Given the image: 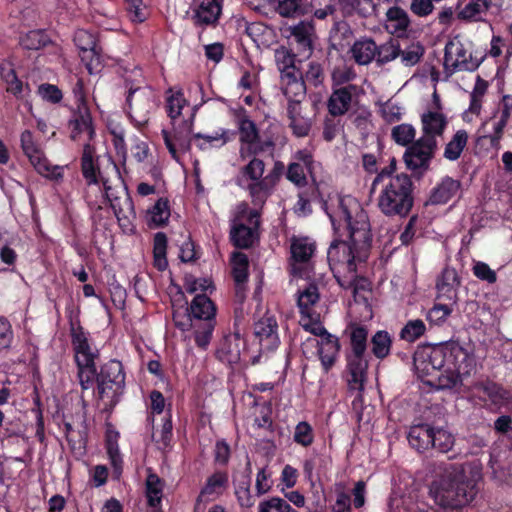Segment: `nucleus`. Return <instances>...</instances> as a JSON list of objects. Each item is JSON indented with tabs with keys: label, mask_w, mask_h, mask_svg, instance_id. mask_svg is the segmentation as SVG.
I'll list each match as a JSON object with an SVG mask.
<instances>
[{
	"label": "nucleus",
	"mask_w": 512,
	"mask_h": 512,
	"mask_svg": "<svg viewBox=\"0 0 512 512\" xmlns=\"http://www.w3.org/2000/svg\"><path fill=\"white\" fill-rule=\"evenodd\" d=\"M233 278L236 283V296L244 298V284L248 279V258L244 253L233 255Z\"/></svg>",
	"instance_id": "obj_36"
},
{
	"label": "nucleus",
	"mask_w": 512,
	"mask_h": 512,
	"mask_svg": "<svg viewBox=\"0 0 512 512\" xmlns=\"http://www.w3.org/2000/svg\"><path fill=\"white\" fill-rule=\"evenodd\" d=\"M259 211L255 208L249 210L248 221L253 227L246 226L243 223L235 224L231 230V240L238 248H249L252 246L255 238V229L259 226Z\"/></svg>",
	"instance_id": "obj_20"
},
{
	"label": "nucleus",
	"mask_w": 512,
	"mask_h": 512,
	"mask_svg": "<svg viewBox=\"0 0 512 512\" xmlns=\"http://www.w3.org/2000/svg\"><path fill=\"white\" fill-rule=\"evenodd\" d=\"M121 362L111 360L105 364L97 376V389L101 399L109 396L110 391L114 394L124 383V374Z\"/></svg>",
	"instance_id": "obj_14"
},
{
	"label": "nucleus",
	"mask_w": 512,
	"mask_h": 512,
	"mask_svg": "<svg viewBox=\"0 0 512 512\" xmlns=\"http://www.w3.org/2000/svg\"><path fill=\"white\" fill-rule=\"evenodd\" d=\"M380 186L377 197V207L388 217H406L414 204L413 182L405 173L396 174L394 178L375 177L371 191Z\"/></svg>",
	"instance_id": "obj_4"
},
{
	"label": "nucleus",
	"mask_w": 512,
	"mask_h": 512,
	"mask_svg": "<svg viewBox=\"0 0 512 512\" xmlns=\"http://www.w3.org/2000/svg\"><path fill=\"white\" fill-rule=\"evenodd\" d=\"M454 441V436L450 432L444 429L435 430L432 428L430 448H433L441 453H447L454 446Z\"/></svg>",
	"instance_id": "obj_49"
},
{
	"label": "nucleus",
	"mask_w": 512,
	"mask_h": 512,
	"mask_svg": "<svg viewBox=\"0 0 512 512\" xmlns=\"http://www.w3.org/2000/svg\"><path fill=\"white\" fill-rule=\"evenodd\" d=\"M426 327L422 320H409L400 332L401 339L414 342L425 333Z\"/></svg>",
	"instance_id": "obj_60"
},
{
	"label": "nucleus",
	"mask_w": 512,
	"mask_h": 512,
	"mask_svg": "<svg viewBox=\"0 0 512 512\" xmlns=\"http://www.w3.org/2000/svg\"><path fill=\"white\" fill-rule=\"evenodd\" d=\"M299 323L304 330L320 337V339L330 334L322 325L318 312L301 315Z\"/></svg>",
	"instance_id": "obj_50"
},
{
	"label": "nucleus",
	"mask_w": 512,
	"mask_h": 512,
	"mask_svg": "<svg viewBox=\"0 0 512 512\" xmlns=\"http://www.w3.org/2000/svg\"><path fill=\"white\" fill-rule=\"evenodd\" d=\"M128 115L135 126H145L151 111L156 107V94L150 87H130L126 98Z\"/></svg>",
	"instance_id": "obj_8"
},
{
	"label": "nucleus",
	"mask_w": 512,
	"mask_h": 512,
	"mask_svg": "<svg viewBox=\"0 0 512 512\" xmlns=\"http://www.w3.org/2000/svg\"><path fill=\"white\" fill-rule=\"evenodd\" d=\"M416 129L413 125L403 123L396 125L391 130V138L400 146H409L415 141Z\"/></svg>",
	"instance_id": "obj_51"
},
{
	"label": "nucleus",
	"mask_w": 512,
	"mask_h": 512,
	"mask_svg": "<svg viewBox=\"0 0 512 512\" xmlns=\"http://www.w3.org/2000/svg\"><path fill=\"white\" fill-rule=\"evenodd\" d=\"M167 237L164 233L158 232L154 237L153 255L154 266L159 271H164L168 266L166 259Z\"/></svg>",
	"instance_id": "obj_47"
},
{
	"label": "nucleus",
	"mask_w": 512,
	"mask_h": 512,
	"mask_svg": "<svg viewBox=\"0 0 512 512\" xmlns=\"http://www.w3.org/2000/svg\"><path fill=\"white\" fill-rule=\"evenodd\" d=\"M318 355L325 372H328L335 364L340 351V343L336 336L328 334L319 341Z\"/></svg>",
	"instance_id": "obj_27"
},
{
	"label": "nucleus",
	"mask_w": 512,
	"mask_h": 512,
	"mask_svg": "<svg viewBox=\"0 0 512 512\" xmlns=\"http://www.w3.org/2000/svg\"><path fill=\"white\" fill-rule=\"evenodd\" d=\"M491 0H474L469 2L458 14L465 20H479L480 16L489 10Z\"/></svg>",
	"instance_id": "obj_52"
},
{
	"label": "nucleus",
	"mask_w": 512,
	"mask_h": 512,
	"mask_svg": "<svg viewBox=\"0 0 512 512\" xmlns=\"http://www.w3.org/2000/svg\"><path fill=\"white\" fill-rule=\"evenodd\" d=\"M392 339L387 331L379 330L371 338V350L378 359H384L390 354Z\"/></svg>",
	"instance_id": "obj_42"
},
{
	"label": "nucleus",
	"mask_w": 512,
	"mask_h": 512,
	"mask_svg": "<svg viewBox=\"0 0 512 512\" xmlns=\"http://www.w3.org/2000/svg\"><path fill=\"white\" fill-rule=\"evenodd\" d=\"M460 182L451 177H445L432 190L429 201L432 204H445L450 201L459 191Z\"/></svg>",
	"instance_id": "obj_31"
},
{
	"label": "nucleus",
	"mask_w": 512,
	"mask_h": 512,
	"mask_svg": "<svg viewBox=\"0 0 512 512\" xmlns=\"http://www.w3.org/2000/svg\"><path fill=\"white\" fill-rule=\"evenodd\" d=\"M410 25V19L407 12L394 6L387 10L385 18V29L392 35L402 37L406 34Z\"/></svg>",
	"instance_id": "obj_29"
},
{
	"label": "nucleus",
	"mask_w": 512,
	"mask_h": 512,
	"mask_svg": "<svg viewBox=\"0 0 512 512\" xmlns=\"http://www.w3.org/2000/svg\"><path fill=\"white\" fill-rule=\"evenodd\" d=\"M150 220L156 226L160 227L166 224L170 217L169 202L165 198H160L149 210Z\"/></svg>",
	"instance_id": "obj_53"
},
{
	"label": "nucleus",
	"mask_w": 512,
	"mask_h": 512,
	"mask_svg": "<svg viewBox=\"0 0 512 512\" xmlns=\"http://www.w3.org/2000/svg\"><path fill=\"white\" fill-rule=\"evenodd\" d=\"M228 483V476L223 472H215L211 475L207 481L205 486L202 488L197 503L195 506L196 511L201 509V502L212 501L216 497L222 494L226 485Z\"/></svg>",
	"instance_id": "obj_24"
},
{
	"label": "nucleus",
	"mask_w": 512,
	"mask_h": 512,
	"mask_svg": "<svg viewBox=\"0 0 512 512\" xmlns=\"http://www.w3.org/2000/svg\"><path fill=\"white\" fill-rule=\"evenodd\" d=\"M146 496L150 507L157 509L163 496L162 480L153 473H150L146 479Z\"/></svg>",
	"instance_id": "obj_41"
},
{
	"label": "nucleus",
	"mask_w": 512,
	"mask_h": 512,
	"mask_svg": "<svg viewBox=\"0 0 512 512\" xmlns=\"http://www.w3.org/2000/svg\"><path fill=\"white\" fill-rule=\"evenodd\" d=\"M424 54V47L419 43H412L404 50L400 49L399 57L404 66L410 67L416 65Z\"/></svg>",
	"instance_id": "obj_59"
},
{
	"label": "nucleus",
	"mask_w": 512,
	"mask_h": 512,
	"mask_svg": "<svg viewBox=\"0 0 512 512\" xmlns=\"http://www.w3.org/2000/svg\"><path fill=\"white\" fill-rule=\"evenodd\" d=\"M480 469L470 463L451 464L431 482L429 494L444 509H458L471 503L478 494Z\"/></svg>",
	"instance_id": "obj_3"
},
{
	"label": "nucleus",
	"mask_w": 512,
	"mask_h": 512,
	"mask_svg": "<svg viewBox=\"0 0 512 512\" xmlns=\"http://www.w3.org/2000/svg\"><path fill=\"white\" fill-rule=\"evenodd\" d=\"M275 11L282 17H296L304 13L303 0H277Z\"/></svg>",
	"instance_id": "obj_57"
},
{
	"label": "nucleus",
	"mask_w": 512,
	"mask_h": 512,
	"mask_svg": "<svg viewBox=\"0 0 512 512\" xmlns=\"http://www.w3.org/2000/svg\"><path fill=\"white\" fill-rule=\"evenodd\" d=\"M316 250L315 242L308 237H292L290 244V272L294 276L305 277L309 274L310 261Z\"/></svg>",
	"instance_id": "obj_11"
},
{
	"label": "nucleus",
	"mask_w": 512,
	"mask_h": 512,
	"mask_svg": "<svg viewBox=\"0 0 512 512\" xmlns=\"http://www.w3.org/2000/svg\"><path fill=\"white\" fill-rule=\"evenodd\" d=\"M244 346L245 342L238 333L228 335L224 337L217 350L218 357L229 364L238 363Z\"/></svg>",
	"instance_id": "obj_25"
},
{
	"label": "nucleus",
	"mask_w": 512,
	"mask_h": 512,
	"mask_svg": "<svg viewBox=\"0 0 512 512\" xmlns=\"http://www.w3.org/2000/svg\"><path fill=\"white\" fill-rule=\"evenodd\" d=\"M284 31L286 37L296 44L299 54L305 57L312 54L315 38V28L312 22L300 21L298 24L287 27Z\"/></svg>",
	"instance_id": "obj_16"
},
{
	"label": "nucleus",
	"mask_w": 512,
	"mask_h": 512,
	"mask_svg": "<svg viewBox=\"0 0 512 512\" xmlns=\"http://www.w3.org/2000/svg\"><path fill=\"white\" fill-rule=\"evenodd\" d=\"M94 153L93 146L85 143L81 157V171L87 183L85 199L89 205H97L98 197L109 202L122 229L132 231L136 213L120 170L112 158H109L104 169L100 170L94 164Z\"/></svg>",
	"instance_id": "obj_2"
},
{
	"label": "nucleus",
	"mask_w": 512,
	"mask_h": 512,
	"mask_svg": "<svg viewBox=\"0 0 512 512\" xmlns=\"http://www.w3.org/2000/svg\"><path fill=\"white\" fill-rule=\"evenodd\" d=\"M293 440L303 447L310 446L314 441L312 426L306 421L299 422L295 427Z\"/></svg>",
	"instance_id": "obj_62"
},
{
	"label": "nucleus",
	"mask_w": 512,
	"mask_h": 512,
	"mask_svg": "<svg viewBox=\"0 0 512 512\" xmlns=\"http://www.w3.org/2000/svg\"><path fill=\"white\" fill-rule=\"evenodd\" d=\"M74 42L81 50V59L85 62L89 73H98L103 66L102 48L97 43L96 37L87 30L76 31Z\"/></svg>",
	"instance_id": "obj_12"
},
{
	"label": "nucleus",
	"mask_w": 512,
	"mask_h": 512,
	"mask_svg": "<svg viewBox=\"0 0 512 512\" xmlns=\"http://www.w3.org/2000/svg\"><path fill=\"white\" fill-rule=\"evenodd\" d=\"M403 107L388 100L380 105V114L387 123H394L399 121L403 115Z\"/></svg>",
	"instance_id": "obj_64"
},
{
	"label": "nucleus",
	"mask_w": 512,
	"mask_h": 512,
	"mask_svg": "<svg viewBox=\"0 0 512 512\" xmlns=\"http://www.w3.org/2000/svg\"><path fill=\"white\" fill-rule=\"evenodd\" d=\"M186 104L187 101L184 98L182 91H174L171 88L167 91L166 109L168 116L172 121L181 115L182 109L186 106Z\"/></svg>",
	"instance_id": "obj_46"
},
{
	"label": "nucleus",
	"mask_w": 512,
	"mask_h": 512,
	"mask_svg": "<svg viewBox=\"0 0 512 512\" xmlns=\"http://www.w3.org/2000/svg\"><path fill=\"white\" fill-rule=\"evenodd\" d=\"M351 53L356 63L367 65L375 60L377 45L371 38H362L353 44Z\"/></svg>",
	"instance_id": "obj_32"
},
{
	"label": "nucleus",
	"mask_w": 512,
	"mask_h": 512,
	"mask_svg": "<svg viewBox=\"0 0 512 512\" xmlns=\"http://www.w3.org/2000/svg\"><path fill=\"white\" fill-rule=\"evenodd\" d=\"M463 353L461 347L453 344H440L432 347L426 354L422 353L415 357V365L421 369L420 373L432 375L433 372L440 371L444 366L452 361L453 356Z\"/></svg>",
	"instance_id": "obj_9"
},
{
	"label": "nucleus",
	"mask_w": 512,
	"mask_h": 512,
	"mask_svg": "<svg viewBox=\"0 0 512 512\" xmlns=\"http://www.w3.org/2000/svg\"><path fill=\"white\" fill-rule=\"evenodd\" d=\"M289 127L297 137H305L311 129V120L302 115V107L298 101H291L287 107Z\"/></svg>",
	"instance_id": "obj_30"
},
{
	"label": "nucleus",
	"mask_w": 512,
	"mask_h": 512,
	"mask_svg": "<svg viewBox=\"0 0 512 512\" xmlns=\"http://www.w3.org/2000/svg\"><path fill=\"white\" fill-rule=\"evenodd\" d=\"M438 148V141L421 136L411 143L404 152L403 159L408 169L427 170L430 166L435 152Z\"/></svg>",
	"instance_id": "obj_10"
},
{
	"label": "nucleus",
	"mask_w": 512,
	"mask_h": 512,
	"mask_svg": "<svg viewBox=\"0 0 512 512\" xmlns=\"http://www.w3.org/2000/svg\"><path fill=\"white\" fill-rule=\"evenodd\" d=\"M71 125L73 126V130L71 132V138L73 140H77L81 134H85L88 141L93 139L95 132L92 127L91 117L87 112L80 113L71 121Z\"/></svg>",
	"instance_id": "obj_44"
},
{
	"label": "nucleus",
	"mask_w": 512,
	"mask_h": 512,
	"mask_svg": "<svg viewBox=\"0 0 512 512\" xmlns=\"http://www.w3.org/2000/svg\"><path fill=\"white\" fill-rule=\"evenodd\" d=\"M71 343L75 362H95L98 349L92 344L90 334L80 325L71 326Z\"/></svg>",
	"instance_id": "obj_17"
},
{
	"label": "nucleus",
	"mask_w": 512,
	"mask_h": 512,
	"mask_svg": "<svg viewBox=\"0 0 512 512\" xmlns=\"http://www.w3.org/2000/svg\"><path fill=\"white\" fill-rule=\"evenodd\" d=\"M479 397L493 409L512 410V392L491 381L476 386Z\"/></svg>",
	"instance_id": "obj_15"
},
{
	"label": "nucleus",
	"mask_w": 512,
	"mask_h": 512,
	"mask_svg": "<svg viewBox=\"0 0 512 512\" xmlns=\"http://www.w3.org/2000/svg\"><path fill=\"white\" fill-rule=\"evenodd\" d=\"M347 333L350 340V350L346 353L347 384L350 390L361 392L368 369V330L362 325L352 324L347 328Z\"/></svg>",
	"instance_id": "obj_5"
},
{
	"label": "nucleus",
	"mask_w": 512,
	"mask_h": 512,
	"mask_svg": "<svg viewBox=\"0 0 512 512\" xmlns=\"http://www.w3.org/2000/svg\"><path fill=\"white\" fill-rule=\"evenodd\" d=\"M278 165L282 168L281 163H276L274 169L264 177L263 181L249 182L246 189L249 192L252 204L256 208H262L266 200L270 196L272 189L279 178Z\"/></svg>",
	"instance_id": "obj_18"
},
{
	"label": "nucleus",
	"mask_w": 512,
	"mask_h": 512,
	"mask_svg": "<svg viewBox=\"0 0 512 512\" xmlns=\"http://www.w3.org/2000/svg\"><path fill=\"white\" fill-rule=\"evenodd\" d=\"M292 509L290 504L280 497H271L258 505L259 512H291Z\"/></svg>",
	"instance_id": "obj_63"
},
{
	"label": "nucleus",
	"mask_w": 512,
	"mask_h": 512,
	"mask_svg": "<svg viewBox=\"0 0 512 512\" xmlns=\"http://www.w3.org/2000/svg\"><path fill=\"white\" fill-rule=\"evenodd\" d=\"M305 85L319 87L323 84L325 79L324 69L321 64L317 62H310L304 75H302Z\"/></svg>",
	"instance_id": "obj_61"
},
{
	"label": "nucleus",
	"mask_w": 512,
	"mask_h": 512,
	"mask_svg": "<svg viewBox=\"0 0 512 512\" xmlns=\"http://www.w3.org/2000/svg\"><path fill=\"white\" fill-rule=\"evenodd\" d=\"M358 87L353 84L333 89L328 101L327 109L330 115L337 117L346 114L351 108Z\"/></svg>",
	"instance_id": "obj_19"
},
{
	"label": "nucleus",
	"mask_w": 512,
	"mask_h": 512,
	"mask_svg": "<svg viewBox=\"0 0 512 512\" xmlns=\"http://www.w3.org/2000/svg\"><path fill=\"white\" fill-rule=\"evenodd\" d=\"M432 427L428 424L414 425L409 429L408 441L412 448L423 452L431 446Z\"/></svg>",
	"instance_id": "obj_35"
},
{
	"label": "nucleus",
	"mask_w": 512,
	"mask_h": 512,
	"mask_svg": "<svg viewBox=\"0 0 512 512\" xmlns=\"http://www.w3.org/2000/svg\"><path fill=\"white\" fill-rule=\"evenodd\" d=\"M265 172V163L263 160L253 157L241 168V174L250 182L263 181Z\"/></svg>",
	"instance_id": "obj_54"
},
{
	"label": "nucleus",
	"mask_w": 512,
	"mask_h": 512,
	"mask_svg": "<svg viewBox=\"0 0 512 512\" xmlns=\"http://www.w3.org/2000/svg\"><path fill=\"white\" fill-rule=\"evenodd\" d=\"M76 365L82 390L91 389L98 376L95 362H78Z\"/></svg>",
	"instance_id": "obj_48"
},
{
	"label": "nucleus",
	"mask_w": 512,
	"mask_h": 512,
	"mask_svg": "<svg viewBox=\"0 0 512 512\" xmlns=\"http://www.w3.org/2000/svg\"><path fill=\"white\" fill-rule=\"evenodd\" d=\"M468 142V133L461 129L456 131L451 140L444 148L443 157L449 161H456L460 158Z\"/></svg>",
	"instance_id": "obj_38"
},
{
	"label": "nucleus",
	"mask_w": 512,
	"mask_h": 512,
	"mask_svg": "<svg viewBox=\"0 0 512 512\" xmlns=\"http://www.w3.org/2000/svg\"><path fill=\"white\" fill-rule=\"evenodd\" d=\"M20 144L24 155L38 174L50 180H59L63 177V168L50 164L41 145L30 130H24L21 133Z\"/></svg>",
	"instance_id": "obj_6"
},
{
	"label": "nucleus",
	"mask_w": 512,
	"mask_h": 512,
	"mask_svg": "<svg viewBox=\"0 0 512 512\" xmlns=\"http://www.w3.org/2000/svg\"><path fill=\"white\" fill-rule=\"evenodd\" d=\"M488 89V82L477 76L472 92L470 93V104L465 116L468 114L479 115L482 109L484 96Z\"/></svg>",
	"instance_id": "obj_40"
},
{
	"label": "nucleus",
	"mask_w": 512,
	"mask_h": 512,
	"mask_svg": "<svg viewBox=\"0 0 512 512\" xmlns=\"http://www.w3.org/2000/svg\"><path fill=\"white\" fill-rule=\"evenodd\" d=\"M333 229L348 231V240H334L327 252L330 269L339 285L345 289H364L368 282L357 274L358 265L370 253L372 235L366 211L360 202L350 196H335L324 203Z\"/></svg>",
	"instance_id": "obj_1"
},
{
	"label": "nucleus",
	"mask_w": 512,
	"mask_h": 512,
	"mask_svg": "<svg viewBox=\"0 0 512 512\" xmlns=\"http://www.w3.org/2000/svg\"><path fill=\"white\" fill-rule=\"evenodd\" d=\"M281 90L287 98L288 104L291 101H298L299 105H301V101L306 94V85L302 79V74L300 72L284 74L281 77Z\"/></svg>",
	"instance_id": "obj_26"
},
{
	"label": "nucleus",
	"mask_w": 512,
	"mask_h": 512,
	"mask_svg": "<svg viewBox=\"0 0 512 512\" xmlns=\"http://www.w3.org/2000/svg\"><path fill=\"white\" fill-rule=\"evenodd\" d=\"M251 479L248 475H242L235 484V495L242 508H250L255 503V496L250 491Z\"/></svg>",
	"instance_id": "obj_43"
},
{
	"label": "nucleus",
	"mask_w": 512,
	"mask_h": 512,
	"mask_svg": "<svg viewBox=\"0 0 512 512\" xmlns=\"http://www.w3.org/2000/svg\"><path fill=\"white\" fill-rule=\"evenodd\" d=\"M189 311L196 320H215L216 308L213 302L204 294H198L191 302Z\"/></svg>",
	"instance_id": "obj_33"
},
{
	"label": "nucleus",
	"mask_w": 512,
	"mask_h": 512,
	"mask_svg": "<svg viewBox=\"0 0 512 512\" xmlns=\"http://www.w3.org/2000/svg\"><path fill=\"white\" fill-rule=\"evenodd\" d=\"M239 134L241 147L240 157L245 160L252 155L265 151L274 146L271 140L260 141L259 131L256 124L249 118H241L239 121Z\"/></svg>",
	"instance_id": "obj_13"
},
{
	"label": "nucleus",
	"mask_w": 512,
	"mask_h": 512,
	"mask_svg": "<svg viewBox=\"0 0 512 512\" xmlns=\"http://www.w3.org/2000/svg\"><path fill=\"white\" fill-rule=\"evenodd\" d=\"M192 131V124H185L182 131H175L171 135L167 130H162L164 143L175 160H179L178 152H186L190 149L191 143L194 140L193 136L190 137Z\"/></svg>",
	"instance_id": "obj_22"
},
{
	"label": "nucleus",
	"mask_w": 512,
	"mask_h": 512,
	"mask_svg": "<svg viewBox=\"0 0 512 512\" xmlns=\"http://www.w3.org/2000/svg\"><path fill=\"white\" fill-rule=\"evenodd\" d=\"M195 327V343L198 347L205 349L212 338V333L215 327V320L203 321L200 325Z\"/></svg>",
	"instance_id": "obj_58"
},
{
	"label": "nucleus",
	"mask_w": 512,
	"mask_h": 512,
	"mask_svg": "<svg viewBox=\"0 0 512 512\" xmlns=\"http://www.w3.org/2000/svg\"><path fill=\"white\" fill-rule=\"evenodd\" d=\"M481 60L473 57L472 52L459 36L450 39L445 45L444 70L448 75L459 71H475Z\"/></svg>",
	"instance_id": "obj_7"
},
{
	"label": "nucleus",
	"mask_w": 512,
	"mask_h": 512,
	"mask_svg": "<svg viewBox=\"0 0 512 512\" xmlns=\"http://www.w3.org/2000/svg\"><path fill=\"white\" fill-rule=\"evenodd\" d=\"M422 136L436 139L442 136L448 121L446 116L439 111H428L421 116Z\"/></svg>",
	"instance_id": "obj_28"
},
{
	"label": "nucleus",
	"mask_w": 512,
	"mask_h": 512,
	"mask_svg": "<svg viewBox=\"0 0 512 512\" xmlns=\"http://www.w3.org/2000/svg\"><path fill=\"white\" fill-rule=\"evenodd\" d=\"M48 42L49 39L42 30L29 31L20 39L21 46L27 50H39L46 46Z\"/></svg>",
	"instance_id": "obj_55"
},
{
	"label": "nucleus",
	"mask_w": 512,
	"mask_h": 512,
	"mask_svg": "<svg viewBox=\"0 0 512 512\" xmlns=\"http://www.w3.org/2000/svg\"><path fill=\"white\" fill-rule=\"evenodd\" d=\"M399 54L400 44L398 40L391 38L389 41L377 46L375 60L378 65H384L399 57Z\"/></svg>",
	"instance_id": "obj_45"
},
{
	"label": "nucleus",
	"mask_w": 512,
	"mask_h": 512,
	"mask_svg": "<svg viewBox=\"0 0 512 512\" xmlns=\"http://www.w3.org/2000/svg\"><path fill=\"white\" fill-rule=\"evenodd\" d=\"M277 322L272 316H265L254 325L255 337L263 350H274L279 345Z\"/></svg>",
	"instance_id": "obj_21"
},
{
	"label": "nucleus",
	"mask_w": 512,
	"mask_h": 512,
	"mask_svg": "<svg viewBox=\"0 0 512 512\" xmlns=\"http://www.w3.org/2000/svg\"><path fill=\"white\" fill-rule=\"evenodd\" d=\"M460 284L458 274L453 268H445L437 281V289L440 293L446 294L455 290Z\"/></svg>",
	"instance_id": "obj_56"
},
{
	"label": "nucleus",
	"mask_w": 512,
	"mask_h": 512,
	"mask_svg": "<svg viewBox=\"0 0 512 512\" xmlns=\"http://www.w3.org/2000/svg\"><path fill=\"white\" fill-rule=\"evenodd\" d=\"M296 55L287 47L280 46L275 50V62L281 77L284 74H294L299 72L295 65Z\"/></svg>",
	"instance_id": "obj_39"
},
{
	"label": "nucleus",
	"mask_w": 512,
	"mask_h": 512,
	"mask_svg": "<svg viewBox=\"0 0 512 512\" xmlns=\"http://www.w3.org/2000/svg\"><path fill=\"white\" fill-rule=\"evenodd\" d=\"M193 139L200 150H209L224 146L230 140V133L226 129H219L211 134L196 133Z\"/></svg>",
	"instance_id": "obj_34"
},
{
	"label": "nucleus",
	"mask_w": 512,
	"mask_h": 512,
	"mask_svg": "<svg viewBox=\"0 0 512 512\" xmlns=\"http://www.w3.org/2000/svg\"><path fill=\"white\" fill-rule=\"evenodd\" d=\"M194 6V19L198 25H214L221 15V0H194Z\"/></svg>",
	"instance_id": "obj_23"
},
{
	"label": "nucleus",
	"mask_w": 512,
	"mask_h": 512,
	"mask_svg": "<svg viewBox=\"0 0 512 512\" xmlns=\"http://www.w3.org/2000/svg\"><path fill=\"white\" fill-rule=\"evenodd\" d=\"M320 295L318 287L314 284L307 285L304 289L298 291L297 304L301 315L317 312L315 310Z\"/></svg>",
	"instance_id": "obj_37"
}]
</instances>
